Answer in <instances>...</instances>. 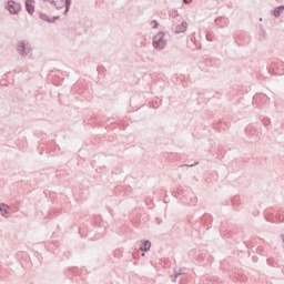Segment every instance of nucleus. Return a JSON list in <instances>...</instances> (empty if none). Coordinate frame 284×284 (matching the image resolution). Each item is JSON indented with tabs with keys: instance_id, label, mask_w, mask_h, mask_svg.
I'll use <instances>...</instances> for the list:
<instances>
[{
	"instance_id": "nucleus-10",
	"label": "nucleus",
	"mask_w": 284,
	"mask_h": 284,
	"mask_svg": "<svg viewBox=\"0 0 284 284\" xmlns=\"http://www.w3.org/2000/svg\"><path fill=\"white\" fill-rule=\"evenodd\" d=\"M192 0H183L184 3H190Z\"/></svg>"
},
{
	"instance_id": "nucleus-11",
	"label": "nucleus",
	"mask_w": 284,
	"mask_h": 284,
	"mask_svg": "<svg viewBox=\"0 0 284 284\" xmlns=\"http://www.w3.org/2000/svg\"><path fill=\"white\" fill-rule=\"evenodd\" d=\"M153 23H154L153 28H156V22H153Z\"/></svg>"
},
{
	"instance_id": "nucleus-4",
	"label": "nucleus",
	"mask_w": 284,
	"mask_h": 284,
	"mask_svg": "<svg viewBox=\"0 0 284 284\" xmlns=\"http://www.w3.org/2000/svg\"><path fill=\"white\" fill-rule=\"evenodd\" d=\"M19 51L22 54H28V52H30V44L26 43V42H21L19 45Z\"/></svg>"
},
{
	"instance_id": "nucleus-3",
	"label": "nucleus",
	"mask_w": 284,
	"mask_h": 284,
	"mask_svg": "<svg viewBox=\"0 0 284 284\" xmlns=\"http://www.w3.org/2000/svg\"><path fill=\"white\" fill-rule=\"evenodd\" d=\"M26 8L29 14L34 12V0H26Z\"/></svg>"
},
{
	"instance_id": "nucleus-5",
	"label": "nucleus",
	"mask_w": 284,
	"mask_h": 284,
	"mask_svg": "<svg viewBox=\"0 0 284 284\" xmlns=\"http://www.w3.org/2000/svg\"><path fill=\"white\" fill-rule=\"evenodd\" d=\"M152 247V243L148 240L142 242V245L140 246L141 252H148Z\"/></svg>"
},
{
	"instance_id": "nucleus-8",
	"label": "nucleus",
	"mask_w": 284,
	"mask_h": 284,
	"mask_svg": "<svg viewBox=\"0 0 284 284\" xmlns=\"http://www.w3.org/2000/svg\"><path fill=\"white\" fill-rule=\"evenodd\" d=\"M51 3H53V6H55V8H62L63 6V0H50Z\"/></svg>"
},
{
	"instance_id": "nucleus-6",
	"label": "nucleus",
	"mask_w": 284,
	"mask_h": 284,
	"mask_svg": "<svg viewBox=\"0 0 284 284\" xmlns=\"http://www.w3.org/2000/svg\"><path fill=\"white\" fill-rule=\"evenodd\" d=\"M187 30V22H182L180 26L175 28V32L181 33Z\"/></svg>"
},
{
	"instance_id": "nucleus-9",
	"label": "nucleus",
	"mask_w": 284,
	"mask_h": 284,
	"mask_svg": "<svg viewBox=\"0 0 284 284\" xmlns=\"http://www.w3.org/2000/svg\"><path fill=\"white\" fill-rule=\"evenodd\" d=\"M8 210H9L8 205L6 204L0 205V212H2V216H8L6 215L8 213Z\"/></svg>"
},
{
	"instance_id": "nucleus-2",
	"label": "nucleus",
	"mask_w": 284,
	"mask_h": 284,
	"mask_svg": "<svg viewBox=\"0 0 284 284\" xmlns=\"http://www.w3.org/2000/svg\"><path fill=\"white\" fill-rule=\"evenodd\" d=\"M8 10L11 14H17V12H19V10H21V6H19V3L14 2V1H10L8 3Z\"/></svg>"
},
{
	"instance_id": "nucleus-1",
	"label": "nucleus",
	"mask_w": 284,
	"mask_h": 284,
	"mask_svg": "<svg viewBox=\"0 0 284 284\" xmlns=\"http://www.w3.org/2000/svg\"><path fill=\"white\" fill-rule=\"evenodd\" d=\"M153 48L156 50H163L165 48V41L163 40V33H158L153 40Z\"/></svg>"
},
{
	"instance_id": "nucleus-7",
	"label": "nucleus",
	"mask_w": 284,
	"mask_h": 284,
	"mask_svg": "<svg viewBox=\"0 0 284 284\" xmlns=\"http://www.w3.org/2000/svg\"><path fill=\"white\" fill-rule=\"evenodd\" d=\"M274 17H283L284 14V7H278L273 11Z\"/></svg>"
}]
</instances>
